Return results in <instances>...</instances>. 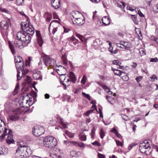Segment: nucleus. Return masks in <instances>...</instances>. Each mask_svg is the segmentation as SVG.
<instances>
[{
  "instance_id": "nucleus-32",
  "label": "nucleus",
  "mask_w": 158,
  "mask_h": 158,
  "mask_svg": "<svg viewBox=\"0 0 158 158\" xmlns=\"http://www.w3.org/2000/svg\"><path fill=\"white\" fill-rule=\"evenodd\" d=\"M50 156L52 158H62L61 156L56 154L51 153L50 154Z\"/></svg>"
},
{
  "instance_id": "nucleus-50",
  "label": "nucleus",
  "mask_w": 158,
  "mask_h": 158,
  "mask_svg": "<svg viewBox=\"0 0 158 158\" xmlns=\"http://www.w3.org/2000/svg\"><path fill=\"white\" fill-rule=\"evenodd\" d=\"M62 60L64 62V64H67V59L66 56H63L62 58Z\"/></svg>"
},
{
  "instance_id": "nucleus-14",
  "label": "nucleus",
  "mask_w": 158,
  "mask_h": 158,
  "mask_svg": "<svg viewBox=\"0 0 158 158\" xmlns=\"http://www.w3.org/2000/svg\"><path fill=\"white\" fill-rule=\"evenodd\" d=\"M51 4L52 7L55 9L59 8L60 6V0H52Z\"/></svg>"
},
{
  "instance_id": "nucleus-18",
  "label": "nucleus",
  "mask_w": 158,
  "mask_h": 158,
  "mask_svg": "<svg viewBox=\"0 0 158 158\" xmlns=\"http://www.w3.org/2000/svg\"><path fill=\"white\" fill-rule=\"evenodd\" d=\"M102 21L104 26H106L110 24L111 20L108 17L105 16L102 18Z\"/></svg>"
},
{
  "instance_id": "nucleus-33",
  "label": "nucleus",
  "mask_w": 158,
  "mask_h": 158,
  "mask_svg": "<svg viewBox=\"0 0 158 158\" xmlns=\"http://www.w3.org/2000/svg\"><path fill=\"white\" fill-rule=\"evenodd\" d=\"M59 122L60 124H62L63 127L64 128L67 127V126L68 125L67 123L65 122L63 119H60Z\"/></svg>"
},
{
  "instance_id": "nucleus-25",
  "label": "nucleus",
  "mask_w": 158,
  "mask_h": 158,
  "mask_svg": "<svg viewBox=\"0 0 158 158\" xmlns=\"http://www.w3.org/2000/svg\"><path fill=\"white\" fill-rule=\"evenodd\" d=\"M70 78L71 79V81L74 84H75L76 79L75 75L72 72H70L69 73Z\"/></svg>"
},
{
  "instance_id": "nucleus-28",
  "label": "nucleus",
  "mask_w": 158,
  "mask_h": 158,
  "mask_svg": "<svg viewBox=\"0 0 158 158\" xmlns=\"http://www.w3.org/2000/svg\"><path fill=\"white\" fill-rule=\"evenodd\" d=\"M80 153L79 152H76L75 150H72L70 152V155L73 157H76L79 155Z\"/></svg>"
},
{
  "instance_id": "nucleus-16",
  "label": "nucleus",
  "mask_w": 158,
  "mask_h": 158,
  "mask_svg": "<svg viewBox=\"0 0 158 158\" xmlns=\"http://www.w3.org/2000/svg\"><path fill=\"white\" fill-rule=\"evenodd\" d=\"M33 78L35 80H39L41 81L42 79V76L40 71H38L33 73Z\"/></svg>"
},
{
  "instance_id": "nucleus-15",
  "label": "nucleus",
  "mask_w": 158,
  "mask_h": 158,
  "mask_svg": "<svg viewBox=\"0 0 158 158\" xmlns=\"http://www.w3.org/2000/svg\"><path fill=\"white\" fill-rule=\"evenodd\" d=\"M122 46V48H124L126 50H128L129 48L132 47V45L131 43L129 42L121 41Z\"/></svg>"
},
{
  "instance_id": "nucleus-41",
  "label": "nucleus",
  "mask_w": 158,
  "mask_h": 158,
  "mask_svg": "<svg viewBox=\"0 0 158 158\" xmlns=\"http://www.w3.org/2000/svg\"><path fill=\"white\" fill-rule=\"evenodd\" d=\"M76 35L77 37L79 38L80 40L83 42L84 40V38L82 35L77 33H76Z\"/></svg>"
},
{
  "instance_id": "nucleus-56",
  "label": "nucleus",
  "mask_w": 158,
  "mask_h": 158,
  "mask_svg": "<svg viewBox=\"0 0 158 158\" xmlns=\"http://www.w3.org/2000/svg\"><path fill=\"white\" fill-rule=\"evenodd\" d=\"M122 78L125 81H127L129 79V77L127 76H123L122 77Z\"/></svg>"
},
{
  "instance_id": "nucleus-12",
  "label": "nucleus",
  "mask_w": 158,
  "mask_h": 158,
  "mask_svg": "<svg viewBox=\"0 0 158 158\" xmlns=\"http://www.w3.org/2000/svg\"><path fill=\"white\" fill-rule=\"evenodd\" d=\"M8 130L9 132L7 133L8 136L6 138V141L7 143L10 144L11 143H13L14 141L13 138L12 131L11 129H9Z\"/></svg>"
},
{
  "instance_id": "nucleus-37",
  "label": "nucleus",
  "mask_w": 158,
  "mask_h": 158,
  "mask_svg": "<svg viewBox=\"0 0 158 158\" xmlns=\"http://www.w3.org/2000/svg\"><path fill=\"white\" fill-rule=\"evenodd\" d=\"M103 122L106 125H108L111 122V121L110 119H105L102 120Z\"/></svg>"
},
{
  "instance_id": "nucleus-36",
  "label": "nucleus",
  "mask_w": 158,
  "mask_h": 158,
  "mask_svg": "<svg viewBox=\"0 0 158 158\" xmlns=\"http://www.w3.org/2000/svg\"><path fill=\"white\" fill-rule=\"evenodd\" d=\"M0 10L3 12L7 14H9L10 12L5 8H3L2 6L0 5Z\"/></svg>"
},
{
  "instance_id": "nucleus-64",
  "label": "nucleus",
  "mask_w": 158,
  "mask_h": 158,
  "mask_svg": "<svg viewBox=\"0 0 158 158\" xmlns=\"http://www.w3.org/2000/svg\"><path fill=\"white\" fill-rule=\"evenodd\" d=\"M115 135L119 138H122L121 135L118 132L116 133Z\"/></svg>"
},
{
  "instance_id": "nucleus-54",
  "label": "nucleus",
  "mask_w": 158,
  "mask_h": 158,
  "mask_svg": "<svg viewBox=\"0 0 158 158\" xmlns=\"http://www.w3.org/2000/svg\"><path fill=\"white\" fill-rule=\"evenodd\" d=\"M158 61V59L157 57H155L153 58H152L150 60V62H157Z\"/></svg>"
},
{
  "instance_id": "nucleus-63",
  "label": "nucleus",
  "mask_w": 158,
  "mask_h": 158,
  "mask_svg": "<svg viewBox=\"0 0 158 158\" xmlns=\"http://www.w3.org/2000/svg\"><path fill=\"white\" fill-rule=\"evenodd\" d=\"M120 43L116 44V45L118 47L122 48V44H123V43H121V41Z\"/></svg>"
},
{
  "instance_id": "nucleus-35",
  "label": "nucleus",
  "mask_w": 158,
  "mask_h": 158,
  "mask_svg": "<svg viewBox=\"0 0 158 158\" xmlns=\"http://www.w3.org/2000/svg\"><path fill=\"white\" fill-rule=\"evenodd\" d=\"M65 133L70 138H73L74 135V134L70 133L68 131H65Z\"/></svg>"
},
{
  "instance_id": "nucleus-29",
  "label": "nucleus",
  "mask_w": 158,
  "mask_h": 158,
  "mask_svg": "<svg viewBox=\"0 0 158 158\" xmlns=\"http://www.w3.org/2000/svg\"><path fill=\"white\" fill-rule=\"evenodd\" d=\"M145 152H141L143 153H145L146 155H149L150 154L151 151H150V147L149 145H147V148L144 150Z\"/></svg>"
},
{
  "instance_id": "nucleus-20",
  "label": "nucleus",
  "mask_w": 158,
  "mask_h": 158,
  "mask_svg": "<svg viewBox=\"0 0 158 158\" xmlns=\"http://www.w3.org/2000/svg\"><path fill=\"white\" fill-rule=\"evenodd\" d=\"M29 98V99L26 100V104H27L28 103V105L29 106H31L32 103H31V102L32 101V96L30 94H27L25 97L23 98V100L25 99V98Z\"/></svg>"
},
{
  "instance_id": "nucleus-61",
  "label": "nucleus",
  "mask_w": 158,
  "mask_h": 158,
  "mask_svg": "<svg viewBox=\"0 0 158 158\" xmlns=\"http://www.w3.org/2000/svg\"><path fill=\"white\" fill-rule=\"evenodd\" d=\"M109 50L110 52L114 54H116L118 52V50H115L114 51H111L110 50V48H109Z\"/></svg>"
},
{
  "instance_id": "nucleus-62",
  "label": "nucleus",
  "mask_w": 158,
  "mask_h": 158,
  "mask_svg": "<svg viewBox=\"0 0 158 158\" xmlns=\"http://www.w3.org/2000/svg\"><path fill=\"white\" fill-rule=\"evenodd\" d=\"M138 14L140 17H143L144 16V15L143 14L140 10H139L138 11Z\"/></svg>"
},
{
  "instance_id": "nucleus-19",
  "label": "nucleus",
  "mask_w": 158,
  "mask_h": 158,
  "mask_svg": "<svg viewBox=\"0 0 158 158\" xmlns=\"http://www.w3.org/2000/svg\"><path fill=\"white\" fill-rule=\"evenodd\" d=\"M36 34L37 38L38 44L40 47H41L43 43V40L41 36L40 31H36Z\"/></svg>"
},
{
  "instance_id": "nucleus-57",
  "label": "nucleus",
  "mask_w": 158,
  "mask_h": 158,
  "mask_svg": "<svg viewBox=\"0 0 158 158\" xmlns=\"http://www.w3.org/2000/svg\"><path fill=\"white\" fill-rule=\"evenodd\" d=\"M142 77L141 76H139L138 77H137L135 79L136 80L137 82H139L142 79Z\"/></svg>"
},
{
  "instance_id": "nucleus-2",
  "label": "nucleus",
  "mask_w": 158,
  "mask_h": 158,
  "mask_svg": "<svg viewBox=\"0 0 158 158\" xmlns=\"http://www.w3.org/2000/svg\"><path fill=\"white\" fill-rule=\"evenodd\" d=\"M31 154L29 147L20 144L16 151V154L20 156L19 158H26Z\"/></svg>"
},
{
  "instance_id": "nucleus-1",
  "label": "nucleus",
  "mask_w": 158,
  "mask_h": 158,
  "mask_svg": "<svg viewBox=\"0 0 158 158\" xmlns=\"http://www.w3.org/2000/svg\"><path fill=\"white\" fill-rule=\"evenodd\" d=\"M25 34H23L19 31L17 34V39L14 41V44L17 47H19L23 43L28 44L31 40V38L28 35L25 36Z\"/></svg>"
},
{
  "instance_id": "nucleus-38",
  "label": "nucleus",
  "mask_w": 158,
  "mask_h": 158,
  "mask_svg": "<svg viewBox=\"0 0 158 158\" xmlns=\"http://www.w3.org/2000/svg\"><path fill=\"white\" fill-rule=\"evenodd\" d=\"M64 82H65L68 86H69L71 83V81L68 78H65L64 79Z\"/></svg>"
},
{
  "instance_id": "nucleus-27",
  "label": "nucleus",
  "mask_w": 158,
  "mask_h": 158,
  "mask_svg": "<svg viewBox=\"0 0 158 158\" xmlns=\"http://www.w3.org/2000/svg\"><path fill=\"white\" fill-rule=\"evenodd\" d=\"M106 99L112 105L114 104L115 102V100L111 96L107 95L106 96Z\"/></svg>"
},
{
  "instance_id": "nucleus-30",
  "label": "nucleus",
  "mask_w": 158,
  "mask_h": 158,
  "mask_svg": "<svg viewBox=\"0 0 158 158\" xmlns=\"http://www.w3.org/2000/svg\"><path fill=\"white\" fill-rule=\"evenodd\" d=\"M112 70L113 71L114 75L120 76L122 73V72L120 70L117 69L112 68Z\"/></svg>"
},
{
  "instance_id": "nucleus-55",
  "label": "nucleus",
  "mask_w": 158,
  "mask_h": 158,
  "mask_svg": "<svg viewBox=\"0 0 158 158\" xmlns=\"http://www.w3.org/2000/svg\"><path fill=\"white\" fill-rule=\"evenodd\" d=\"M19 117L18 115H15L14 114H12L10 118H19Z\"/></svg>"
},
{
  "instance_id": "nucleus-21",
  "label": "nucleus",
  "mask_w": 158,
  "mask_h": 158,
  "mask_svg": "<svg viewBox=\"0 0 158 158\" xmlns=\"http://www.w3.org/2000/svg\"><path fill=\"white\" fill-rule=\"evenodd\" d=\"M147 145H149L147 142H143L140 144L139 148L141 152H145L144 150L147 148Z\"/></svg>"
},
{
  "instance_id": "nucleus-58",
  "label": "nucleus",
  "mask_w": 158,
  "mask_h": 158,
  "mask_svg": "<svg viewBox=\"0 0 158 158\" xmlns=\"http://www.w3.org/2000/svg\"><path fill=\"white\" fill-rule=\"evenodd\" d=\"M98 158H105L104 156L99 153H98Z\"/></svg>"
},
{
  "instance_id": "nucleus-44",
  "label": "nucleus",
  "mask_w": 158,
  "mask_h": 158,
  "mask_svg": "<svg viewBox=\"0 0 158 158\" xmlns=\"http://www.w3.org/2000/svg\"><path fill=\"white\" fill-rule=\"evenodd\" d=\"M86 80V77L85 75H84L81 81V83L83 85H84L85 84Z\"/></svg>"
},
{
  "instance_id": "nucleus-34",
  "label": "nucleus",
  "mask_w": 158,
  "mask_h": 158,
  "mask_svg": "<svg viewBox=\"0 0 158 158\" xmlns=\"http://www.w3.org/2000/svg\"><path fill=\"white\" fill-rule=\"evenodd\" d=\"M21 27L22 29L23 30L22 31L24 30L27 27H28L29 25V24H27L25 22H22L21 23Z\"/></svg>"
},
{
  "instance_id": "nucleus-3",
  "label": "nucleus",
  "mask_w": 158,
  "mask_h": 158,
  "mask_svg": "<svg viewBox=\"0 0 158 158\" xmlns=\"http://www.w3.org/2000/svg\"><path fill=\"white\" fill-rule=\"evenodd\" d=\"M44 145L49 148L55 147L57 144V139L53 136H48L44 138L43 141Z\"/></svg>"
},
{
  "instance_id": "nucleus-42",
  "label": "nucleus",
  "mask_w": 158,
  "mask_h": 158,
  "mask_svg": "<svg viewBox=\"0 0 158 158\" xmlns=\"http://www.w3.org/2000/svg\"><path fill=\"white\" fill-rule=\"evenodd\" d=\"M95 131L96 130L94 127H93L92 129V131L90 134V135L91 136V138L92 139H94V136L95 135Z\"/></svg>"
},
{
  "instance_id": "nucleus-24",
  "label": "nucleus",
  "mask_w": 158,
  "mask_h": 158,
  "mask_svg": "<svg viewBox=\"0 0 158 158\" xmlns=\"http://www.w3.org/2000/svg\"><path fill=\"white\" fill-rule=\"evenodd\" d=\"M80 140L81 141H85L86 140V135L83 132L81 133L78 135Z\"/></svg>"
},
{
  "instance_id": "nucleus-39",
  "label": "nucleus",
  "mask_w": 158,
  "mask_h": 158,
  "mask_svg": "<svg viewBox=\"0 0 158 158\" xmlns=\"http://www.w3.org/2000/svg\"><path fill=\"white\" fill-rule=\"evenodd\" d=\"M19 88V84L18 83L15 86V88L13 92V94L14 95L15 94L17 93L18 92V90Z\"/></svg>"
},
{
  "instance_id": "nucleus-11",
  "label": "nucleus",
  "mask_w": 158,
  "mask_h": 158,
  "mask_svg": "<svg viewBox=\"0 0 158 158\" xmlns=\"http://www.w3.org/2000/svg\"><path fill=\"white\" fill-rule=\"evenodd\" d=\"M2 123L5 125L4 122L2 120V119H0V123ZM7 129L4 127L3 126L2 124L0 123V133L2 132H3V134L1 135V137L2 139H4L5 136L7 135Z\"/></svg>"
},
{
  "instance_id": "nucleus-43",
  "label": "nucleus",
  "mask_w": 158,
  "mask_h": 158,
  "mask_svg": "<svg viewBox=\"0 0 158 158\" xmlns=\"http://www.w3.org/2000/svg\"><path fill=\"white\" fill-rule=\"evenodd\" d=\"M119 63V62L118 60H114L113 61V64L118 65L119 67L118 68L121 69L122 68V66H120Z\"/></svg>"
},
{
  "instance_id": "nucleus-13",
  "label": "nucleus",
  "mask_w": 158,
  "mask_h": 158,
  "mask_svg": "<svg viewBox=\"0 0 158 158\" xmlns=\"http://www.w3.org/2000/svg\"><path fill=\"white\" fill-rule=\"evenodd\" d=\"M72 16L73 18H71V19L73 22V20H75L79 17H82L83 16L82 14L78 11H73L72 13Z\"/></svg>"
},
{
  "instance_id": "nucleus-26",
  "label": "nucleus",
  "mask_w": 158,
  "mask_h": 158,
  "mask_svg": "<svg viewBox=\"0 0 158 158\" xmlns=\"http://www.w3.org/2000/svg\"><path fill=\"white\" fill-rule=\"evenodd\" d=\"M71 143L73 144L75 146H78L81 148H84L85 147V144L82 142H77L76 141H72Z\"/></svg>"
},
{
  "instance_id": "nucleus-47",
  "label": "nucleus",
  "mask_w": 158,
  "mask_h": 158,
  "mask_svg": "<svg viewBox=\"0 0 158 158\" xmlns=\"http://www.w3.org/2000/svg\"><path fill=\"white\" fill-rule=\"evenodd\" d=\"M92 144L93 145L97 146L98 147H99L101 146L100 144L97 141H95L94 142L92 143Z\"/></svg>"
},
{
  "instance_id": "nucleus-45",
  "label": "nucleus",
  "mask_w": 158,
  "mask_h": 158,
  "mask_svg": "<svg viewBox=\"0 0 158 158\" xmlns=\"http://www.w3.org/2000/svg\"><path fill=\"white\" fill-rule=\"evenodd\" d=\"M82 94L84 97L88 99L89 100H90V97L89 94H86L85 93L82 92Z\"/></svg>"
},
{
  "instance_id": "nucleus-46",
  "label": "nucleus",
  "mask_w": 158,
  "mask_h": 158,
  "mask_svg": "<svg viewBox=\"0 0 158 158\" xmlns=\"http://www.w3.org/2000/svg\"><path fill=\"white\" fill-rule=\"evenodd\" d=\"M155 79L157 80V77L155 75H153L151 77H150V81L153 82L155 81Z\"/></svg>"
},
{
  "instance_id": "nucleus-7",
  "label": "nucleus",
  "mask_w": 158,
  "mask_h": 158,
  "mask_svg": "<svg viewBox=\"0 0 158 158\" xmlns=\"http://www.w3.org/2000/svg\"><path fill=\"white\" fill-rule=\"evenodd\" d=\"M59 21L57 20H54L51 22L48 28V30L50 32L51 26L53 28L52 29V34L54 35L56 32L57 31L58 27L59 26L60 24Z\"/></svg>"
},
{
  "instance_id": "nucleus-5",
  "label": "nucleus",
  "mask_w": 158,
  "mask_h": 158,
  "mask_svg": "<svg viewBox=\"0 0 158 158\" xmlns=\"http://www.w3.org/2000/svg\"><path fill=\"white\" fill-rule=\"evenodd\" d=\"M32 132L34 135L39 136L42 135L45 132L44 128L40 125L35 126L32 130Z\"/></svg>"
},
{
  "instance_id": "nucleus-60",
  "label": "nucleus",
  "mask_w": 158,
  "mask_h": 158,
  "mask_svg": "<svg viewBox=\"0 0 158 158\" xmlns=\"http://www.w3.org/2000/svg\"><path fill=\"white\" fill-rule=\"evenodd\" d=\"M111 132L114 133L115 134L118 132L117 130L114 127L111 130Z\"/></svg>"
},
{
  "instance_id": "nucleus-48",
  "label": "nucleus",
  "mask_w": 158,
  "mask_h": 158,
  "mask_svg": "<svg viewBox=\"0 0 158 158\" xmlns=\"http://www.w3.org/2000/svg\"><path fill=\"white\" fill-rule=\"evenodd\" d=\"M94 109H92L89 110L85 114V115L87 116H88L90 114L92 113L94 111Z\"/></svg>"
},
{
  "instance_id": "nucleus-4",
  "label": "nucleus",
  "mask_w": 158,
  "mask_h": 158,
  "mask_svg": "<svg viewBox=\"0 0 158 158\" xmlns=\"http://www.w3.org/2000/svg\"><path fill=\"white\" fill-rule=\"evenodd\" d=\"M15 65L17 69H18V73L17 74V80L19 81L20 79V77H19V73L20 72L19 71V69L20 70L22 73H23V71L24 70L23 64V59L22 57L20 56L17 57L15 56Z\"/></svg>"
},
{
  "instance_id": "nucleus-59",
  "label": "nucleus",
  "mask_w": 158,
  "mask_h": 158,
  "mask_svg": "<svg viewBox=\"0 0 158 158\" xmlns=\"http://www.w3.org/2000/svg\"><path fill=\"white\" fill-rule=\"evenodd\" d=\"M136 145L134 143L130 144L128 147V149L129 150H131L133 148V147L135 146Z\"/></svg>"
},
{
  "instance_id": "nucleus-52",
  "label": "nucleus",
  "mask_w": 158,
  "mask_h": 158,
  "mask_svg": "<svg viewBox=\"0 0 158 158\" xmlns=\"http://www.w3.org/2000/svg\"><path fill=\"white\" fill-rule=\"evenodd\" d=\"M115 142H116V144H117V145L118 146H123V143L121 142H120L118 140H115Z\"/></svg>"
},
{
  "instance_id": "nucleus-8",
  "label": "nucleus",
  "mask_w": 158,
  "mask_h": 158,
  "mask_svg": "<svg viewBox=\"0 0 158 158\" xmlns=\"http://www.w3.org/2000/svg\"><path fill=\"white\" fill-rule=\"evenodd\" d=\"M1 31L2 35L5 41H6L7 40L8 41L10 48V49L12 53L14 54L15 53V51L13 46L10 43V42L9 40H8V32L7 31H4L2 30H1Z\"/></svg>"
},
{
  "instance_id": "nucleus-49",
  "label": "nucleus",
  "mask_w": 158,
  "mask_h": 158,
  "mask_svg": "<svg viewBox=\"0 0 158 158\" xmlns=\"http://www.w3.org/2000/svg\"><path fill=\"white\" fill-rule=\"evenodd\" d=\"M24 2V0H16V3L17 5H20Z\"/></svg>"
},
{
  "instance_id": "nucleus-51",
  "label": "nucleus",
  "mask_w": 158,
  "mask_h": 158,
  "mask_svg": "<svg viewBox=\"0 0 158 158\" xmlns=\"http://www.w3.org/2000/svg\"><path fill=\"white\" fill-rule=\"evenodd\" d=\"M139 52L140 54L142 55H143L146 54L145 51L143 48H140L139 49Z\"/></svg>"
},
{
  "instance_id": "nucleus-10",
  "label": "nucleus",
  "mask_w": 158,
  "mask_h": 158,
  "mask_svg": "<svg viewBox=\"0 0 158 158\" xmlns=\"http://www.w3.org/2000/svg\"><path fill=\"white\" fill-rule=\"evenodd\" d=\"M10 24L9 20L2 21L0 23V29L1 30H7Z\"/></svg>"
},
{
  "instance_id": "nucleus-40",
  "label": "nucleus",
  "mask_w": 158,
  "mask_h": 158,
  "mask_svg": "<svg viewBox=\"0 0 158 158\" xmlns=\"http://www.w3.org/2000/svg\"><path fill=\"white\" fill-rule=\"evenodd\" d=\"M100 135L102 139H103L105 136V133L102 129H101L100 130Z\"/></svg>"
},
{
  "instance_id": "nucleus-23",
  "label": "nucleus",
  "mask_w": 158,
  "mask_h": 158,
  "mask_svg": "<svg viewBox=\"0 0 158 158\" xmlns=\"http://www.w3.org/2000/svg\"><path fill=\"white\" fill-rule=\"evenodd\" d=\"M59 69H56V71L57 73L60 75H63L65 74V73H63L62 71H65V69L62 66H60L59 67Z\"/></svg>"
},
{
  "instance_id": "nucleus-9",
  "label": "nucleus",
  "mask_w": 158,
  "mask_h": 158,
  "mask_svg": "<svg viewBox=\"0 0 158 158\" xmlns=\"http://www.w3.org/2000/svg\"><path fill=\"white\" fill-rule=\"evenodd\" d=\"M19 32H21L23 34L24 33L25 34V36L28 35L31 38L30 35H32L35 33L34 29L32 26L31 25L27 27L24 30L21 31Z\"/></svg>"
},
{
  "instance_id": "nucleus-53",
  "label": "nucleus",
  "mask_w": 158,
  "mask_h": 158,
  "mask_svg": "<svg viewBox=\"0 0 158 158\" xmlns=\"http://www.w3.org/2000/svg\"><path fill=\"white\" fill-rule=\"evenodd\" d=\"M78 41V40H77V39H76L75 37L73 36L71 38L70 40L69 41V43H70L71 42H73V41Z\"/></svg>"
},
{
  "instance_id": "nucleus-31",
  "label": "nucleus",
  "mask_w": 158,
  "mask_h": 158,
  "mask_svg": "<svg viewBox=\"0 0 158 158\" xmlns=\"http://www.w3.org/2000/svg\"><path fill=\"white\" fill-rule=\"evenodd\" d=\"M131 16L134 23L135 24H138V23L137 18L136 15H131Z\"/></svg>"
},
{
  "instance_id": "nucleus-6",
  "label": "nucleus",
  "mask_w": 158,
  "mask_h": 158,
  "mask_svg": "<svg viewBox=\"0 0 158 158\" xmlns=\"http://www.w3.org/2000/svg\"><path fill=\"white\" fill-rule=\"evenodd\" d=\"M41 59L43 60L44 64L46 66H50L52 67L55 65V60L49 56L45 55L43 58H41Z\"/></svg>"
},
{
  "instance_id": "nucleus-22",
  "label": "nucleus",
  "mask_w": 158,
  "mask_h": 158,
  "mask_svg": "<svg viewBox=\"0 0 158 158\" xmlns=\"http://www.w3.org/2000/svg\"><path fill=\"white\" fill-rule=\"evenodd\" d=\"M44 16L46 18V22H49L52 18V14L50 12H47L45 13Z\"/></svg>"
},
{
  "instance_id": "nucleus-17",
  "label": "nucleus",
  "mask_w": 158,
  "mask_h": 158,
  "mask_svg": "<svg viewBox=\"0 0 158 158\" xmlns=\"http://www.w3.org/2000/svg\"><path fill=\"white\" fill-rule=\"evenodd\" d=\"M84 18L83 17V18L82 17H79L77 19L73 20V22L74 24L81 25L83 24L84 23L85 20H84Z\"/></svg>"
}]
</instances>
